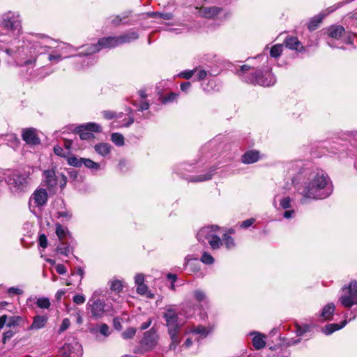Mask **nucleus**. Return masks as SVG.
<instances>
[{
  "label": "nucleus",
  "instance_id": "f257e3e1",
  "mask_svg": "<svg viewBox=\"0 0 357 357\" xmlns=\"http://www.w3.org/2000/svg\"><path fill=\"white\" fill-rule=\"evenodd\" d=\"M287 177L295 185L301 196L299 202L305 205L312 201L328 198L333 187L328 176L320 170H311L304 167L302 161H291L285 166Z\"/></svg>",
  "mask_w": 357,
  "mask_h": 357
},
{
  "label": "nucleus",
  "instance_id": "f03ea898",
  "mask_svg": "<svg viewBox=\"0 0 357 357\" xmlns=\"http://www.w3.org/2000/svg\"><path fill=\"white\" fill-rule=\"evenodd\" d=\"M236 74L247 83L264 87L273 86L277 82L271 68L268 66H263L261 68H255L248 64H245L239 69H236Z\"/></svg>",
  "mask_w": 357,
  "mask_h": 357
},
{
  "label": "nucleus",
  "instance_id": "7ed1b4c3",
  "mask_svg": "<svg viewBox=\"0 0 357 357\" xmlns=\"http://www.w3.org/2000/svg\"><path fill=\"white\" fill-rule=\"evenodd\" d=\"M86 308L91 314V317L96 320L100 319L112 312V305L106 303L103 291L101 289L96 290L92 294L86 303Z\"/></svg>",
  "mask_w": 357,
  "mask_h": 357
},
{
  "label": "nucleus",
  "instance_id": "20e7f679",
  "mask_svg": "<svg viewBox=\"0 0 357 357\" xmlns=\"http://www.w3.org/2000/svg\"><path fill=\"white\" fill-rule=\"evenodd\" d=\"M338 301L340 305L347 308L352 309L351 310V315L352 317L349 320L354 319L357 317V282L351 281L348 286L342 289V293L339 298Z\"/></svg>",
  "mask_w": 357,
  "mask_h": 357
},
{
  "label": "nucleus",
  "instance_id": "39448f33",
  "mask_svg": "<svg viewBox=\"0 0 357 357\" xmlns=\"http://www.w3.org/2000/svg\"><path fill=\"white\" fill-rule=\"evenodd\" d=\"M218 226L211 225L202 228L197 234L199 242L206 245L208 243L211 249L217 250L222 245L221 238L216 234Z\"/></svg>",
  "mask_w": 357,
  "mask_h": 357
},
{
  "label": "nucleus",
  "instance_id": "423d86ee",
  "mask_svg": "<svg viewBox=\"0 0 357 357\" xmlns=\"http://www.w3.org/2000/svg\"><path fill=\"white\" fill-rule=\"evenodd\" d=\"M0 26L14 34L22 32V19L18 12L7 11L0 16Z\"/></svg>",
  "mask_w": 357,
  "mask_h": 357
},
{
  "label": "nucleus",
  "instance_id": "0eeeda50",
  "mask_svg": "<svg viewBox=\"0 0 357 357\" xmlns=\"http://www.w3.org/2000/svg\"><path fill=\"white\" fill-rule=\"evenodd\" d=\"M120 45L118 36L104 37L98 40V44L86 47L85 52L80 54L90 55L100 51L102 48H112Z\"/></svg>",
  "mask_w": 357,
  "mask_h": 357
},
{
  "label": "nucleus",
  "instance_id": "6e6552de",
  "mask_svg": "<svg viewBox=\"0 0 357 357\" xmlns=\"http://www.w3.org/2000/svg\"><path fill=\"white\" fill-rule=\"evenodd\" d=\"M8 184L15 192L24 191L28 186V178L18 174H13L8 177Z\"/></svg>",
  "mask_w": 357,
  "mask_h": 357
},
{
  "label": "nucleus",
  "instance_id": "1a4fd4ad",
  "mask_svg": "<svg viewBox=\"0 0 357 357\" xmlns=\"http://www.w3.org/2000/svg\"><path fill=\"white\" fill-rule=\"evenodd\" d=\"M77 132L79 134V137L82 140H88L93 137L92 132H101V126L96 123H88L79 126L76 128Z\"/></svg>",
  "mask_w": 357,
  "mask_h": 357
},
{
  "label": "nucleus",
  "instance_id": "9d476101",
  "mask_svg": "<svg viewBox=\"0 0 357 357\" xmlns=\"http://www.w3.org/2000/svg\"><path fill=\"white\" fill-rule=\"evenodd\" d=\"M47 199L48 195L45 189H36L29 199V208H41L47 204Z\"/></svg>",
  "mask_w": 357,
  "mask_h": 357
},
{
  "label": "nucleus",
  "instance_id": "9b49d317",
  "mask_svg": "<svg viewBox=\"0 0 357 357\" xmlns=\"http://www.w3.org/2000/svg\"><path fill=\"white\" fill-rule=\"evenodd\" d=\"M168 331L180 330V325L178 323V314L175 310L169 307L166 309L164 315Z\"/></svg>",
  "mask_w": 357,
  "mask_h": 357
},
{
  "label": "nucleus",
  "instance_id": "f8f14e48",
  "mask_svg": "<svg viewBox=\"0 0 357 357\" xmlns=\"http://www.w3.org/2000/svg\"><path fill=\"white\" fill-rule=\"evenodd\" d=\"M158 335L153 330L145 332L141 344L146 349H153L157 344Z\"/></svg>",
  "mask_w": 357,
  "mask_h": 357
},
{
  "label": "nucleus",
  "instance_id": "ddd939ff",
  "mask_svg": "<svg viewBox=\"0 0 357 357\" xmlns=\"http://www.w3.org/2000/svg\"><path fill=\"white\" fill-rule=\"evenodd\" d=\"M43 182L50 191L54 190L58 183V178L54 169H47L43 172Z\"/></svg>",
  "mask_w": 357,
  "mask_h": 357
},
{
  "label": "nucleus",
  "instance_id": "4468645a",
  "mask_svg": "<svg viewBox=\"0 0 357 357\" xmlns=\"http://www.w3.org/2000/svg\"><path fill=\"white\" fill-rule=\"evenodd\" d=\"M22 137L28 144L37 145L40 143V140L36 134V130L33 128L23 130Z\"/></svg>",
  "mask_w": 357,
  "mask_h": 357
},
{
  "label": "nucleus",
  "instance_id": "2eb2a0df",
  "mask_svg": "<svg viewBox=\"0 0 357 357\" xmlns=\"http://www.w3.org/2000/svg\"><path fill=\"white\" fill-rule=\"evenodd\" d=\"M250 335H254L252 338V344L255 349L259 350L266 346L265 339L266 336L265 335L256 331L250 333Z\"/></svg>",
  "mask_w": 357,
  "mask_h": 357
},
{
  "label": "nucleus",
  "instance_id": "dca6fc26",
  "mask_svg": "<svg viewBox=\"0 0 357 357\" xmlns=\"http://www.w3.org/2000/svg\"><path fill=\"white\" fill-rule=\"evenodd\" d=\"M335 309V306L333 303L327 304L323 307L321 312L319 314V317L323 321L331 320L333 318Z\"/></svg>",
  "mask_w": 357,
  "mask_h": 357
},
{
  "label": "nucleus",
  "instance_id": "f3484780",
  "mask_svg": "<svg viewBox=\"0 0 357 357\" xmlns=\"http://www.w3.org/2000/svg\"><path fill=\"white\" fill-rule=\"evenodd\" d=\"M119 42L120 45L125 43H130L139 38V33L133 30H130L127 33H125L119 36Z\"/></svg>",
  "mask_w": 357,
  "mask_h": 357
},
{
  "label": "nucleus",
  "instance_id": "a211bd4d",
  "mask_svg": "<svg viewBox=\"0 0 357 357\" xmlns=\"http://www.w3.org/2000/svg\"><path fill=\"white\" fill-rule=\"evenodd\" d=\"M347 324V321L344 320L342 321L340 324H326L323 328L322 332L326 335H331L335 331H337L342 328H344Z\"/></svg>",
  "mask_w": 357,
  "mask_h": 357
},
{
  "label": "nucleus",
  "instance_id": "6ab92c4d",
  "mask_svg": "<svg viewBox=\"0 0 357 357\" xmlns=\"http://www.w3.org/2000/svg\"><path fill=\"white\" fill-rule=\"evenodd\" d=\"M259 159V153L257 151H249L245 153L241 160L245 164H252L257 162Z\"/></svg>",
  "mask_w": 357,
  "mask_h": 357
},
{
  "label": "nucleus",
  "instance_id": "aec40b11",
  "mask_svg": "<svg viewBox=\"0 0 357 357\" xmlns=\"http://www.w3.org/2000/svg\"><path fill=\"white\" fill-rule=\"evenodd\" d=\"M47 322V316L37 315L33 317V321L29 326V330H39L45 327Z\"/></svg>",
  "mask_w": 357,
  "mask_h": 357
},
{
  "label": "nucleus",
  "instance_id": "412c9836",
  "mask_svg": "<svg viewBox=\"0 0 357 357\" xmlns=\"http://www.w3.org/2000/svg\"><path fill=\"white\" fill-rule=\"evenodd\" d=\"M220 10L221 8L216 6H202L200 8L199 13L204 17L210 18L218 15L220 13Z\"/></svg>",
  "mask_w": 357,
  "mask_h": 357
},
{
  "label": "nucleus",
  "instance_id": "4be33fe9",
  "mask_svg": "<svg viewBox=\"0 0 357 357\" xmlns=\"http://www.w3.org/2000/svg\"><path fill=\"white\" fill-rule=\"evenodd\" d=\"M284 43L287 48L292 50L300 51L303 48L302 44L296 37H287Z\"/></svg>",
  "mask_w": 357,
  "mask_h": 357
},
{
  "label": "nucleus",
  "instance_id": "5701e85b",
  "mask_svg": "<svg viewBox=\"0 0 357 357\" xmlns=\"http://www.w3.org/2000/svg\"><path fill=\"white\" fill-rule=\"evenodd\" d=\"M50 47L47 45H43L41 42L38 40H33L31 42V49H34V56H38L39 54L46 53Z\"/></svg>",
  "mask_w": 357,
  "mask_h": 357
},
{
  "label": "nucleus",
  "instance_id": "b1692460",
  "mask_svg": "<svg viewBox=\"0 0 357 357\" xmlns=\"http://www.w3.org/2000/svg\"><path fill=\"white\" fill-rule=\"evenodd\" d=\"M344 33V28L340 25L331 26L328 29V36L335 39H338Z\"/></svg>",
  "mask_w": 357,
  "mask_h": 357
},
{
  "label": "nucleus",
  "instance_id": "393cba45",
  "mask_svg": "<svg viewBox=\"0 0 357 357\" xmlns=\"http://www.w3.org/2000/svg\"><path fill=\"white\" fill-rule=\"evenodd\" d=\"M56 234L60 241H65L68 236L71 238V234L68 228L62 226L59 223L56 225Z\"/></svg>",
  "mask_w": 357,
  "mask_h": 357
},
{
  "label": "nucleus",
  "instance_id": "a878e982",
  "mask_svg": "<svg viewBox=\"0 0 357 357\" xmlns=\"http://www.w3.org/2000/svg\"><path fill=\"white\" fill-rule=\"evenodd\" d=\"M192 295L195 301L200 304L203 303L206 305L209 302L206 292L201 289H197L193 291Z\"/></svg>",
  "mask_w": 357,
  "mask_h": 357
},
{
  "label": "nucleus",
  "instance_id": "bb28decb",
  "mask_svg": "<svg viewBox=\"0 0 357 357\" xmlns=\"http://www.w3.org/2000/svg\"><path fill=\"white\" fill-rule=\"evenodd\" d=\"M180 330H170L168 331L169 335L171 338V344H169L170 350H175L178 344L181 342V339L178 337V333Z\"/></svg>",
  "mask_w": 357,
  "mask_h": 357
},
{
  "label": "nucleus",
  "instance_id": "cd10ccee",
  "mask_svg": "<svg viewBox=\"0 0 357 357\" xmlns=\"http://www.w3.org/2000/svg\"><path fill=\"white\" fill-rule=\"evenodd\" d=\"M56 50L59 53H62V56H69L70 54L77 51V49L70 44L63 43L62 45H58L56 47ZM70 56H71L70 55Z\"/></svg>",
  "mask_w": 357,
  "mask_h": 357
},
{
  "label": "nucleus",
  "instance_id": "c85d7f7f",
  "mask_svg": "<svg viewBox=\"0 0 357 357\" xmlns=\"http://www.w3.org/2000/svg\"><path fill=\"white\" fill-rule=\"evenodd\" d=\"M73 249L70 247L69 243L66 241H61V243L56 247V252L61 255L68 257Z\"/></svg>",
  "mask_w": 357,
  "mask_h": 357
},
{
  "label": "nucleus",
  "instance_id": "c756f323",
  "mask_svg": "<svg viewBox=\"0 0 357 357\" xmlns=\"http://www.w3.org/2000/svg\"><path fill=\"white\" fill-rule=\"evenodd\" d=\"M96 151L102 156L107 155L111 150V146L107 143H100L95 146Z\"/></svg>",
  "mask_w": 357,
  "mask_h": 357
},
{
  "label": "nucleus",
  "instance_id": "7c9ffc66",
  "mask_svg": "<svg viewBox=\"0 0 357 357\" xmlns=\"http://www.w3.org/2000/svg\"><path fill=\"white\" fill-rule=\"evenodd\" d=\"M188 333L198 334V335H200L202 337H205L207 336L208 331L206 327H204L202 326H192V327L190 328L186 331V333Z\"/></svg>",
  "mask_w": 357,
  "mask_h": 357
},
{
  "label": "nucleus",
  "instance_id": "2f4dec72",
  "mask_svg": "<svg viewBox=\"0 0 357 357\" xmlns=\"http://www.w3.org/2000/svg\"><path fill=\"white\" fill-rule=\"evenodd\" d=\"M215 170V169H213L212 170H211L209 172H208L207 174H201V175H198V176H192L191 178H190V181H192V182H202V181H208L209 179H211L212 178V176L213 174V172Z\"/></svg>",
  "mask_w": 357,
  "mask_h": 357
},
{
  "label": "nucleus",
  "instance_id": "473e14b6",
  "mask_svg": "<svg viewBox=\"0 0 357 357\" xmlns=\"http://www.w3.org/2000/svg\"><path fill=\"white\" fill-rule=\"evenodd\" d=\"M129 15H130V12H126V13L122 14L121 15L114 16V17H112L111 23L115 26H118L121 23L128 24V22L125 21V20L128 17Z\"/></svg>",
  "mask_w": 357,
  "mask_h": 357
},
{
  "label": "nucleus",
  "instance_id": "72a5a7b5",
  "mask_svg": "<svg viewBox=\"0 0 357 357\" xmlns=\"http://www.w3.org/2000/svg\"><path fill=\"white\" fill-rule=\"evenodd\" d=\"M222 241L226 248L229 250L234 248L236 245L234 239L227 233L223 235Z\"/></svg>",
  "mask_w": 357,
  "mask_h": 357
},
{
  "label": "nucleus",
  "instance_id": "f704fd0d",
  "mask_svg": "<svg viewBox=\"0 0 357 357\" xmlns=\"http://www.w3.org/2000/svg\"><path fill=\"white\" fill-rule=\"evenodd\" d=\"M70 56H62V53H59L56 50V49L52 52V53L49 54L48 59L50 61H54L58 63L63 60V59L68 58Z\"/></svg>",
  "mask_w": 357,
  "mask_h": 357
},
{
  "label": "nucleus",
  "instance_id": "c9c22d12",
  "mask_svg": "<svg viewBox=\"0 0 357 357\" xmlns=\"http://www.w3.org/2000/svg\"><path fill=\"white\" fill-rule=\"evenodd\" d=\"M112 142L118 146H121L124 144V137L118 132L112 133L111 135Z\"/></svg>",
  "mask_w": 357,
  "mask_h": 357
},
{
  "label": "nucleus",
  "instance_id": "e433bc0d",
  "mask_svg": "<svg viewBox=\"0 0 357 357\" xmlns=\"http://www.w3.org/2000/svg\"><path fill=\"white\" fill-rule=\"evenodd\" d=\"M283 50V46L281 44L273 45L270 51V54L272 57L278 58L280 56Z\"/></svg>",
  "mask_w": 357,
  "mask_h": 357
},
{
  "label": "nucleus",
  "instance_id": "4c0bfd02",
  "mask_svg": "<svg viewBox=\"0 0 357 357\" xmlns=\"http://www.w3.org/2000/svg\"><path fill=\"white\" fill-rule=\"evenodd\" d=\"M103 116L106 119H119L123 116V113H116L110 110H105L102 112Z\"/></svg>",
  "mask_w": 357,
  "mask_h": 357
},
{
  "label": "nucleus",
  "instance_id": "58836bf2",
  "mask_svg": "<svg viewBox=\"0 0 357 357\" xmlns=\"http://www.w3.org/2000/svg\"><path fill=\"white\" fill-rule=\"evenodd\" d=\"M83 165L91 170H98L100 169L99 163L95 162L90 159L84 158Z\"/></svg>",
  "mask_w": 357,
  "mask_h": 357
},
{
  "label": "nucleus",
  "instance_id": "ea45409f",
  "mask_svg": "<svg viewBox=\"0 0 357 357\" xmlns=\"http://www.w3.org/2000/svg\"><path fill=\"white\" fill-rule=\"evenodd\" d=\"M36 305L42 309H48L50 306V301L47 298H39L37 299Z\"/></svg>",
  "mask_w": 357,
  "mask_h": 357
},
{
  "label": "nucleus",
  "instance_id": "a19ab883",
  "mask_svg": "<svg viewBox=\"0 0 357 357\" xmlns=\"http://www.w3.org/2000/svg\"><path fill=\"white\" fill-rule=\"evenodd\" d=\"M200 260L202 263L208 265L212 264L214 262V258L207 252H204L202 254Z\"/></svg>",
  "mask_w": 357,
  "mask_h": 357
},
{
  "label": "nucleus",
  "instance_id": "79ce46f5",
  "mask_svg": "<svg viewBox=\"0 0 357 357\" xmlns=\"http://www.w3.org/2000/svg\"><path fill=\"white\" fill-rule=\"evenodd\" d=\"M84 158H77V157L73 156L68 159V162L70 165L74 167H81L83 165Z\"/></svg>",
  "mask_w": 357,
  "mask_h": 357
},
{
  "label": "nucleus",
  "instance_id": "37998d69",
  "mask_svg": "<svg viewBox=\"0 0 357 357\" xmlns=\"http://www.w3.org/2000/svg\"><path fill=\"white\" fill-rule=\"evenodd\" d=\"M291 199L289 197H283L280 200V206L282 209L290 208L291 206Z\"/></svg>",
  "mask_w": 357,
  "mask_h": 357
},
{
  "label": "nucleus",
  "instance_id": "c03bdc74",
  "mask_svg": "<svg viewBox=\"0 0 357 357\" xmlns=\"http://www.w3.org/2000/svg\"><path fill=\"white\" fill-rule=\"evenodd\" d=\"M110 289L112 291L120 292L123 289L122 282L117 280L112 281Z\"/></svg>",
  "mask_w": 357,
  "mask_h": 357
},
{
  "label": "nucleus",
  "instance_id": "a18cd8bd",
  "mask_svg": "<svg viewBox=\"0 0 357 357\" xmlns=\"http://www.w3.org/2000/svg\"><path fill=\"white\" fill-rule=\"evenodd\" d=\"M56 214H57V218H62L63 221H68L69 220H70V218L72 217V214L68 210L58 211Z\"/></svg>",
  "mask_w": 357,
  "mask_h": 357
},
{
  "label": "nucleus",
  "instance_id": "49530a36",
  "mask_svg": "<svg viewBox=\"0 0 357 357\" xmlns=\"http://www.w3.org/2000/svg\"><path fill=\"white\" fill-rule=\"evenodd\" d=\"M135 333L136 330L134 328H129L122 333V337L126 340L131 339L135 336Z\"/></svg>",
  "mask_w": 357,
  "mask_h": 357
},
{
  "label": "nucleus",
  "instance_id": "de8ad7c7",
  "mask_svg": "<svg viewBox=\"0 0 357 357\" xmlns=\"http://www.w3.org/2000/svg\"><path fill=\"white\" fill-rule=\"evenodd\" d=\"M177 97H178V94L177 93H170L167 96H164L162 98V102L164 103V104L172 102L174 100H175L177 98Z\"/></svg>",
  "mask_w": 357,
  "mask_h": 357
},
{
  "label": "nucleus",
  "instance_id": "09e8293b",
  "mask_svg": "<svg viewBox=\"0 0 357 357\" xmlns=\"http://www.w3.org/2000/svg\"><path fill=\"white\" fill-rule=\"evenodd\" d=\"M149 16H159L160 18L163 20H169L172 19V14L171 13H148Z\"/></svg>",
  "mask_w": 357,
  "mask_h": 357
},
{
  "label": "nucleus",
  "instance_id": "8fccbe9b",
  "mask_svg": "<svg viewBox=\"0 0 357 357\" xmlns=\"http://www.w3.org/2000/svg\"><path fill=\"white\" fill-rule=\"evenodd\" d=\"M132 105L138 107L139 111L147 110L149 108V103L146 100H142L139 105L136 102H133Z\"/></svg>",
  "mask_w": 357,
  "mask_h": 357
},
{
  "label": "nucleus",
  "instance_id": "3c124183",
  "mask_svg": "<svg viewBox=\"0 0 357 357\" xmlns=\"http://www.w3.org/2000/svg\"><path fill=\"white\" fill-rule=\"evenodd\" d=\"M99 332L105 337H108L110 334L109 328L106 324H101L100 325Z\"/></svg>",
  "mask_w": 357,
  "mask_h": 357
},
{
  "label": "nucleus",
  "instance_id": "603ef678",
  "mask_svg": "<svg viewBox=\"0 0 357 357\" xmlns=\"http://www.w3.org/2000/svg\"><path fill=\"white\" fill-rule=\"evenodd\" d=\"M70 325V321L68 318L63 319L61 323V325L60 326L59 333H61L64 332L66 330H67Z\"/></svg>",
  "mask_w": 357,
  "mask_h": 357
},
{
  "label": "nucleus",
  "instance_id": "864d4df0",
  "mask_svg": "<svg viewBox=\"0 0 357 357\" xmlns=\"http://www.w3.org/2000/svg\"><path fill=\"white\" fill-rule=\"evenodd\" d=\"M73 300L77 305H82L85 302L86 298L83 294H76L73 296Z\"/></svg>",
  "mask_w": 357,
  "mask_h": 357
},
{
  "label": "nucleus",
  "instance_id": "5fc2aeb1",
  "mask_svg": "<svg viewBox=\"0 0 357 357\" xmlns=\"http://www.w3.org/2000/svg\"><path fill=\"white\" fill-rule=\"evenodd\" d=\"M149 288L145 284L137 285V292L140 295H145L148 292Z\"/></svg>",
  "mask_w": 357,
  "mask_h": 357
},
{
  "label": "nucleus",
  "instance_id": "6e6d98bb",
  "mask_svg": "<svg viewBox=\"0 0 357 357\" xmlns=\"http://www.w3.org/2000/svg\"><path fill=\"white\" fill-rule=\"evenodd\" d=\"M38 243L40 247L45 248L47 246V239L45 234H40L39 236Z\"/></svg>",
  "mask_w": 357,
  "mask_h": 357
},
{
  "label": "nucleus",
  "instance_id": "4d7b16f0",
  "mask_svg": "<svg viewBox=\"0 0 357 357\" xmlns=\"http://www.w3.org/2000/svg\"><path fill=\"white\" fill-rule=\"evenodd\" d=\"M255 222V218L247 219L241 223V227L243 228V229H247L249 227H250Z\"/></svg>",
  "mask_w": 357,
  "mask_h": 357
},
{
  "label": "nucleus",
  "instance_id": "13d9d810",
  "mask_svg": "<svg viewBox=\"0 0 357 357\" xmlns=\"http://www.w3.org/2000/svg\"><path fill=\"white\" fill-rule=\"evenodd\" d=\"M195 72V70H185V71L179 74V76L183 78H185L186 79H188L192 77Z\"/></svg>",
  "mask_w": 357,
  "mask_h": 357
},
{
  "label": "nucleus",
  "instance_id": "bf43d9fd",
  "mask_svg": "<svg viewBox=\"0 0 357 357\" xmlns=\"http://www.w3.org/2000/svg\"><path fill=\"white\" fill-rule=\"evenodd\" d=\"M194 312V307H191L190 309V310H187L185 309V304H183L182 305V307H181V313L185 316L186 317H190L192 313Z\"/></svg>",
  "mask_w": 357,
  "mask_h": 357
},
{
  "label": "nucleus",
  "instance_id": "052dcab7",
  "mask_svg": "<svg viewBox=\"0 0 357 357\" xmlns=\"http://www.w3.org/2000/svg\"><path fill=\"white\" fill-rule=\"evenodd\" d=\"M135 282L137 285L144 284V275L142 273H138L135 277Z\"/></svg>",
  "mask_w": 357,
  "mask_h": 357
},
{
  "label": "nucleus",
  "instance_id": "680f3d73",
  "mask_svg": "<svg viewBox=\"0 0 357 357\" xmlns=\"http://www.w3.org/2000/svg\"><path fill=\"white\" fill-rule=\"evenodd\" d=\"M14 335V333L9 330L8 331H6L3 334V343L5 344L7 340H10Z\"/></svg>",
  "mask_w": 357,
  "mask_h": 357
},
{
  "label": "nucleus",
  "instance_id": "e2e57ef3",
  "mask_svg": "<svg viewBox=\"0 0 357 357\" xmlns=\"http://www.w3.org/2000/svg\"><path fill=\"white\" fill-rule=\"evenodd\" d=\"M8 293L9 294H17V295H20V294H22L23 291H22V289H20V288L12 287H10V288L8 289Z\"/></svg>",
  "mask_w": 357,
  "mask_h": 357
},
{
  "label": "nucleus",
  "instance_id": "0e129e2a",
  "mask_svg": "<svg viewBox=\"0 0 357 357\" xmlns=\"http://www.w3.org/2000/svg\"><path fill=\"white\" fill-rule=\"evenodd\" d=\"M59 176H61V180L59 181V186L61 189L63 190L66 185L67 177L63 174H61Z\"/></svg>",
  "mask_w": 357,
  "mask_h": 357
},
{
  "label": "nucleus",
  "instance_id": "69168bd1",
  "mask_svg": "<svg viewBox=\"0 0 357 357\" xmlns=\"http://www.w3.org/2000/svg\"><path fill=\"white\" fill-rule=\"evenodd\" d=\"M56 272L60 275H63L66 273L67 269L66 266L63 264H58L56 266Z\"/></svg>",
  "mask_w": 357,
  "mask_h": 357
},
{
  "label": "nucleus",
  "instance_id": "338daca9",
  "mask_svg": "<svg viewBox=\"0 0 357 357\" xmlns=\"http://www.w3.org/2000/svg\"><path fill=\"white\" fill-rule=\"evenodd\" d=\"M294 214H295V211L293 210V209H291V210H287L284 213H283V217L286 219H291L292 218H294Z\"/></svg>",
  "mask_w": 357,
  "mask_h": 357
},
{
  "label": "nucleus",
  "instance_id": "774afa93",
  "mask_svg": "<svg viewBox=\"0 0 357 357\" xmlns=\"http://www.w3.org/2000/svg\"><path fill=\"white\" fill-rule=\"evenodd\" d=\"M191 86L190 82H185L181 84V89L183 92H188Z\"/></svg>",
  "mask_w": 357,
  "mask_h": 357
}]
</instances>
